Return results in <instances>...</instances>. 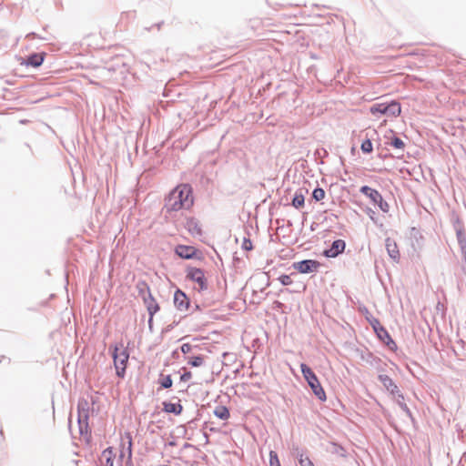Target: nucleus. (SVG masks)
<instances>
[{"label":"nucleus","mask_w":466,"mask_h":466,"mask_svg":"<svg viewBox=\"0 0 466 466\" xmlns=\"http://www.w3.org/2000/svg\"><path fill=\"white\" fill-rule=\"evenodd\" d=\"M193 205V187L188 183H182L174 187L166 197L164 208L170 213L189 209Z\"/></svg>","instance_id":"1"},{"label":"nucleus","mask_w":466,"mask_h":466,"mask_svg":"<svg viewBox=\"0 0 466 466\" xmlns=\"http://www.w3.org/2000/svg\"><path fill=\"white\" fill-rule=\"evenodd\" d=\"M111 355L114 360V366L116 369V375L124 379L126 376V370L129 360V351L127 349H124L123 343L114 344L109 347Z\"/></svg>","instance_id":"2"},{"label":"nucleus","mask_w":466,"mask_h":466,"mask_svg":"<svg viewBox=\"0 0 466 466\" xmlns=\"http://www.w3.org/2000/svg\"><path fill=\"white\" fill-rule=\"evenodd\" d=\"M300 370L303 375V378L307 381L309 387L311 389L314 395L320 401H325L327 400L326 392L312 369L306 363H301Z\"/></svg>","instance_id":"3"},{"label":"nucleus","mask_w":466,"mask_h":466,"mask_svg":"<svg viewBox=\"0 0 466 466\" xmlns=\"http://www.w3.org/2000/svg\"><path fill=\"white\" fill-rule=\"evenodd\" d=\"M371 115L380 117L385 116H398L401 113L400 104L396 100L385 101L375 103L370 107Z\"/></svg>","instance_id":"4"},{"label":"nucleus","mask_w":466,"mask_h":466,"mask_svg":"<svg viewBox=\"0 0 466 466\" xmlns=\"http://www.w3.org/2000/svg\"><path fill=\"white\" fill-rule=\"evenodd\" d=\"M451 225L456 234L462 258L466 261V229L461 218L456 215L451 216Z\"/></svg>","instance_id":"5"},{"label":"nucleus","mask_w":466,"mask_h":466,"mask_svg":"<svg viewBox=\"0 0 466 466\" xmlns=\"http://www.w3.org/2000/svg\"><path fill=\"white\" fill-rule=\"evenodd\" d=\"M360 192L369 198L370 201L377 206L382 212L388 213L390 205L384 200L382 195L375 188L367 185L360 187Z\"/></svg>","instance_id":"6"},{"label":"nucleus","mask_w":466,"mask_h":466,"mask_svg":"<svg viewBox=\"0 0 466 466\" xmlns=\"http://www.w3.org/2000/svg\"><path fill=\"white\" fill-rule=\"evenodd\" d=\"M187 279L193 281L198 285V291L208 289V280L202 268L188 266L186 268Z\"/></svg>","instance_id":"7"},{"label":"nucleus","mask_w":466,"mask_h":466,"mask_svg":"<svg viewBox=\"0 0 466 466\" xmlns=\"http://www.w3.org/2000/svg\"><path fill=\"white\" fill-rule=\"evenodd\" d=\"M175 254L182 259H202L201 252L193 246L178 244L175 247Z\"/></svg>","instance_id":"8"},{"label":"nucleus","mask_w":466,"mask_h":466,"mask_svg":"<svg viewBox=\"0 0 466 466\" xmlns=\"http://www.w3.org/2000/svg\"><path fill=\"white\" fill-rule=\"evenodd\" d=\"M320 266V262L315 259H302L300 261L294 262L292 265L293 268L301 274L317 272Z\"/></svg>","instance_id":"9"},{"label":"nucleus","mask_w":466,"mask_h":466,"mask_svg":"<svg viewBox=\"0 0 466 466\" xmlns=\"http://www.w3.org/2000/svg\"><path fill=\"white\" fill-rule=\"evenodd\" d=\"M377 338L391 351H396L398 350L397 343L391 338L389 331L383 327L380 326L377 329L374 330Z\"/></svg>","instance_id":"10"},{"label":"nucleus","mask_w":466,"mask_h":466,"mask_svg":"<svg viewBox=\"0 0 466 466\" xmlns=\"http://www.w3.org/2000/svg\"><path fill=\"white\" fill-rule=\"evenodd\" d=\"M346 248V242L343 239H336L331 245L323 250L322 255L326 258H336L342 254Z\"/></svg>","instance_id":"11"},{"label":"nucleus","mask_w":466,"mask_h":466,"mask_svg":"<svg viewBox=\"0 0 466 466\" xmlns=\"http://www.w3.org/2000/svg\"><path fill=\"white\" fill-rule=\"evenodd\" d=\"M173 301L177 309L180 311L187 310L190 307L189 298L180 289H177V290L174 292Z\"/></svg>","instance_id":"12"},{"label":"nucleus","mask_w":466,"mask_h":466,"mask_svg":"<svg viewBox=\"0 0 466 466\" xmlns=\"http://www.w3.org/2000/svg\"><path fill=\"white\" fill-rule=\"evenodd\" d=\"M185 228L188 231V233L193 237L200 238L203 236V230L199 221L194 218L189 217L187 218L185 223Z\"/></svg>","instance_id":"13"},{"label":"nucleus","mask_w":466,"mask_h":466,"mask_svg":"<svg viewBox=\"0 0 466 466\" xmlns=\"http://www.w3.org/2000/svg\"><path fill=\"white\" fill-rule=\"evenodd\" d=\"M46 57V53L40 52V53H32L25 56L24 64L26 66H32V67H39Z\"/></svg>","instance_id":"14"},{"label":"nucleus","mask_w":466,"mask_h":466,"mask_svg":"<svg viewBox=\"0 0 466 466\" xmlns=\"http://www.w3.org/2000/svg\"><path fill=\"white\" fill-rule=\"evenodd\" d=\"M385 145L388 147H392L393 148L397 150H404L405 148V143L403 140L399 137L393 130H390V134L385 136Z\"/></svg>","instance_id":"15"},{"label":"nucleus","mask_w":466,"mask_h":466,"mask_svg":"<svg viewBox=\"0 0 466 466\" xmlns=\"http://www.w3.org/2000/svg\"><path fill=\"white\" fill-rule=\"evenodd\" d=\"M88 420L89 412L77 413V424L79 428V433L82 436L91 434Z\"/></svg>","instance_id":"16"},{"label":"nucleus","mask_w":466,"mask_h":466,"mask_svg":"<svg viewBox=\"0 0 466 466\" xmlns=\"http://www.w3.org/2000/svg\"><path fill=\"white\" fill-rule=\"evenodd\" d=\"M379 380L382 383L383 387L391 394V395H397L400 393L399 387L396 385V383L392 380V379L385 374H380L378 376Z\"/></svg>","instance_id":"17"},{"label":"nucleus","mask_w":466,"mask_h":466,"mask_svg":"<svg viewBox=\"0 0 466 466\" xmlns=\"http://www.w3.org/2000/svg\"><path fill=\"white\" fill-rule=\"evenodd\" d=\"M385 247H386V250H387L390 258L394 262H399L400 256V251H399L396 242L393 239H391L390 238H387L385 239Z\"/></svg>","instance_id":"18"},{"label":"nucleus","mask_w":466,"mask_h":466,"mask_svg":"<svg viewBox=\"0 0 466 466\" xmlns=\"http://www.w3.org/2000/svg\"><path fill=\"white\" fill-rule=\"evenodd\" d=\"M305 192H307V190H305L304 188H299L293 198H292V201H291V205L297 208V209H299L300 208H303L304 207V204H305Z\"/></svg>","instance_id":"19"},{"label":"nucleus","mask_w":466,"mask_h":466,"mask_svg":"<svg viewBox=\"0 0 466 466\" xmlns=\"http://www.w3.org/2000/svg\"><path fill=\"white\" fill-rule=\"evenodd\" d=\"M163 410L167 413L180 415L183 411V406L180 404V402L173 403L170 401H164Z\"/></svg>","instance_id":"20"},{"label":"nucleus","mask_w":466,"mask_h":466,"mask_svg":"<svg viewBox=\"0 0 466 466\" xmlns=\"http://www.w3.org/2000/svg\"><path fill=\"white\" fill-rule=\"evenodd\" d=\"M214 415L220 420H226L230 417V412L228 407L223 405H218L215 408L213 411Z\"/></svg>","instance_id":"21"},{"label":"nucleus","mask_w":466,"mask_h":466,"mask_svg":"<svg viewBox=\"0 0 466 466\" xmlns=\"http://www.w3.org/2000/svg\"><path fill=\"white\" fill-rule=\"evenodd\" d=\"M396 396V401H397V404L400 406V408L405 412V414L410 418V419H413L412 418V413L410 410V408L407 406V404L405 403V398H404V395L400 392L398 393Z\"/></svg>","instance_id":"22"},{"label":"nucleus","mask_w":466,"mask_h":466,"mask_svg":"<svg viewBox=\"0 0 466 466\" xmlns=\"http://www.w3.org/2000/svg\"><path fill=\"white\" fill-rule=\"evenodd\" d=\"M362 312H364L365 319L369 322V324L371 326V328L373 329V331L375 329H377L378 328H380V326H382L380 324V321L379 320V319L373 317L372 314L368 310L367 308H364V310Z\"/></svg>","instance_id":"23"},{"label":"nucleus","mask_w":466,"mask_h":466,"mask_svg":"<svg viewBox=\"0 0 466 466\" xmlns=\"http://www.w3.org/2000/svg\"><path fill=\"white\" fill-rule=\"evenodd\" d=\"M137 289L138 296L141 297L142 299L147 297L148 293H151L148 284L144 280H139L137 283Z\"/></svg>","instance_id":"24"},{"label":"nucleus","mask_w":466,"mask_h":466,"mask_svg":"<svg viewBox=\"0 0 466 466\" xmlns=\"http://www.w3.org/2000/svg\"><path fill=\"white\" fill-rule=\"evenodd\" d=\"M187 359V364L191 367L198 368L203 365L205 357L203 355L189 356Z\"/></svg>","instance_id":"25"},{"label":"nucleus","mask_w":466,"mask_h":466,"mask_svg":"<svg viewBox=\"0 0 466 466\" xmlns=\"http://www.w3.org/2000/svg\"><path fill=\"white\" fill-rule=\"evenodd\" d=\"M158 383L160 385V388L162 389H169L173 385V380L171 378V375H163L160 374V378L158 380Z\"/></svg>","instance_id":"26"},{"label":"nucleus","mask_w":466,"mask_h":466,"mask_svg":"<svg viewBox=\"0 0 466 466\" xmlns=\"http://www.w3.org/2000/svg\"><path fill=\"white\" fill-rule=\"evenodd\" d=\"M89 402L84 398L79 399L77 402V413L89 412Z\"/></svg>","instance_id":"27"},{"label":"nucleus","mask_w":466,"mask_h":466,"mask_svg":"<svg viewBox=\"0 0 466 466\" xmlns=\"http://www.w3.org/2000/svg\"><path fill=\"white\" fill-rule=\"evenodd\" d=\"M325 196H326L325 190L320 187H315L311 193V198L315 201L322 200L325 198Z\"/></svg>","instance_id":"28"},{"label":"nucleus","mask_w":466,"mask_h":466,"mask_svg":"<svg viewBox=\"0 0 466 466\" xmlns=\"http://www.w3.org/2000/svg\"><path fill=\"white\" fill-rule=\"evenodd\" d=\"M360 149L364 154H370L373 151V144L370 138H366L360 145Z\"/></svg>","instance_id":"29"},{"label":"nucleus","mask_w":466,"mask_h":466,"mask_svg":"<svg viewBox=\"0 0 466 466\" xmlns=\"http://www.w3.org/2000/svg\"><path fill=\"white\" fill-rule=\"evenodd\" d=\"M356 351H357L358 355L360 356V358L363 361L367 362L368 364L370 362V359H371V357L373 356V353H372V352H370V351L369 350H367V349H366L365 350H361L357 349V350H356Z\"/></svg>","instance_id":"30"},{"label":"nucleus","mask_w":466,"mask_h":466,"mask_svg":"<svg viewBox=\"0 0 466 466\" xmlns=\"http://www.w3.org/2000/svg\"><path fill=\"white\" fill-rule=\"evenodd\" d=\"M298 461L300 466H315L309 457H304L302 453H298Z\"/></svg>","instance_id":"31"},{"label":"nucleus","mask_w":466,"mask_h":466,"mask_svg":"<svg viewBox=\"0 0 466 466\" xmlns=\"http://www.w3.org/2000/svg\"><path fill=\"white\" fill-rule=\"evenodd\" d=\"M269 466H281L278 453L274 451H269Z\"/></svg>","instance_id":"32"},{"label":"nucleus","mask_w":466,"mask_h":466,"mask_svg":"<svg viewBox=\"0 0 466 466\" xmlns=\"http://www.w3.org/2000/svg\"><path fill=\"white\" fill-rule=\"evenodd\" d=\"M160 307L157 302L153 303L152 305H148L147 308V310L148 312V316H151V318H154L155 314L159 311Z\"/></svg>","instance_id":"33"},{"label":"nucleus","mask_w":466,"mask_h":466,"mask_svg":"<svg viewBox=\"0 0 466 466\" xmlns=\"http://www.w3.org/2000/svg\"><path fill=\"white\" fill-rule=\"evenodd\" d=\"M331 445L334 447V450L332 451V452L337 453L341 457L346 456V451L341 445H339L336 442H331Z\"/></svg>","instance_id":"34"},{"label":"nucleus","mask_w":466,"mask_h":466,"mask_svg":"<svg viewBox=\"0 0 466 466\" xmlns=\"http://www.w3.org/2000/svg\"><path fill=\"white\" fill-rule=\"evenodd\" d=\"M381 363H382V360L379 357H377V356H375L373 354V356L370 359V362L369 364L370 366H372V367H375L377 370H381V368H380V364Z\"/></svg>","instance_id":"35"},{"label":"nucleus","mask_w":466,"mask_h":466,"mask_svg":"<svg viewBox=\"0 0 466 466\" xmlns=\"http://www.w3.org/2000/svg\"><path fill=\"white\" fill-rule=\"evenodd\" d=\"M278 279L283 286H289L292 283V279H291L290 276L287 275V274L280 275Z\"/></svg>","instance_id":"36"},{"label":"nucleus","mask_w":466,"mask_h":466,"mask_svg":"<svg viewBox=\"0 0 466 466\" xmlns=\"http://www.w3.org/2000/svg\"><path fill=\"white\" fill-rule=\"evenodd\" d=\"M193 348H198V346H193L190 343H183L180 347V350L183 354H187L193 350Z\"/></svg>","instance_id":"37"},{"label":"nucleus","mask_w":466,"mask_h":466,"mask_svg":"<svg viewBox=\"0 0 466 466\" xmlns=\"http://www.w3.org/2000/svg\"><path fill=\"white\" fill-rule=\"evenodd\" d=\"M102 457L103 458L114 459L115 458V453H114L113 448L112 447H107L106 449H105L102 451Z\"/></svg>","instance_id":"38"},{"label":"nucleus","mask_w":466,"mask_h":466,"mask_svg":"<svg viewBox=\"0 0 466 466\" xmlns=\"http://www.w3.org/2000/svg\"><path fill=\"white\" fill-rule=\"evenodd\" d=\"M314 155L317 157L323 158L329 156V152L324 147H320L316 149Z\"/></svg>","instance_id":"39"},{"label":"nucleus","mask_w":466,"mask_h":466,"mask_svg":"<svg viewBox=\"0 0 466 466\" xmlns=\"http://www.w3.org/2000/svg\"><path fill=\"white\" fill-rule=\"evenodd\" d=\"M241 248L247 251L251 250L253 248L251 240L248 238H244Z\"/></svg>","instance_id":"40"},{"label":"nucleus","mask_w":466,"mask_h":466,"mask_svg":"<svg viewBox=\"0 0 466 466\" xmlns=\"http://www.w3.org/2000/svg\"><path fill=\"white\" fill-rule=\"evenodd\" d=\"M142 299L147 308L148 307V305H152L153 303L157 302V300L153 297L152 293H148V295L147 297L143 298Z\"/></svg>","instance_id":"41"},{"label":"nucleus","mask_w":466,"mask_h":466,"mask_svg":"<svg viewBox=\"0 0 466 466\" xmlns=\"http://www.w3.org/2000/svg\"><path fill=\"white\" fill-rule=\"evenodd\" d=\"M192 377V373L190 370H185L184 372L180 375V380L186 382L189 380Z\"/></svg>","instance_id":"42"},{"label":"nucleus","mask_w":466,"mask_h":466,"mask_svg":"<svg viewBox=\"0 0 466 466\" xmlns=\"http://www.w3.org/2000/svg\"><path fill=\"white\" fill-rule=\"evenodd\" d=\"M127 438H128V447H127V451H128V461H131V458H132V438L130 436L129 433H127Z\"/></svg>","instance_id":"43"},{"label":"nucleus","mask_w":466,"mask_h":466,"mask_svg":"<svg viewBox=\"0 0 466 466\" xmlns=\"http://www.w3.org/2000/svg\"><path fill=\"white\" fill-rule=\"evenodd\" d=\"M177 429L181 430V434H182L183 438H187V440H190V437H187V429L185 425H180L177 427Z\"/></svg>","instance_id":"44"},{"label":"nucleus","mask_w":466,"mask_h":466,"mask_svg":"<svg viewBox=\"0 0 466 466\" xmlns=\"http://www.w3.org/2000/svg\"><path fill=\"white\" fill-rule=\"evenodd\" d=\"M25 38H26V39H28V40H31V39H34V38L45 39L44 37L39 36V35H38L36 33H35V32L28 33V34L25 35Z\"/></svg>","instance_id":"45"},{"label":"nucleus","mask_w":466,"mask_h":466,"mask_svg":"<svg viewBox=\"0 0 466 466\" xmlns=\"http://www.w3.org/2000/svg\"><path fill=\"white\" fill-rule=\"evenodd\" d=\"M365 212L370 217V219L374 220L375 211L372 210L370 208H367Z\"/></svg>","instance_id":"46"},{"label":"nucleus","mask_w":466,"mask_h":466,"mask_svg":"<svg viewBox=\"0 0 466 466\" xmlns=\"http://www.w3.org/2000/svg\"><path fill=\"white\" fill-rule=\"evenodd\" d=\"M147 324H148L149 330L152 332L153 331V318H151V316H148Z\"/></svg>","instance_id":"47"},{"label":"nucleus","mask_w":466,"mask_h":466,"mask_svg":"<svg viewBox=\"0 0 466 466\" xmlns=\"http://www.w3.org/2000/svg\"><path fill=\"white\" fill-rule=\"evenodd\" d=\"M106 460L105 466H114V459L104 458Z\"/></svg>","instance_id":"48"},{"label":"nucleus","mask_w":466,"mask_h":466,"mask_svg":"<svg viewBox=\"0 0 466 466\" xmlns=\"http://www.w3.org/2000/svg\"><path fill=\"white\" fill-rule=\"evenodd\" d=\"M284 307V304L279 300L274 301V308L275 309H282Z\"/></svg>","instance_id":"49"},{"label":"nucleus","mask_w":466,"mask_h":466,"mask_svg":"<svg viewBox=\"0 0 466 466\" xmlns=\"http://www.w3.org/2000/svg\"><path fill=\"white\" fill-rule=\"evenodd\" d=\"M5 360L7 361L8 364L11 362V359L10 358H7V357L2 355L0 357V363H2L3 361H5Z\"/></svg>","instance_id":"50"},{"label":"nucleus","mask_w":466,"mask_h":466,"mask_svg":"<svg viewBox=\"0 0 466 466\" xmlns=\"http://www.w3.org/2000/svg\"><path fill=\"white\" fill-rule=\"evenodd\" d=\"M178 322H174L173 324H170L168 325L167 328H166V331H170L176 325H177Z\"/></svg>","instance_id":"51"},{"label":"nucleus","mask_w":466,"mask_h":466,"mask_svg":"<svg viewBox=\"0 0 466 466\" xmlns=\"http://www.w3.org/2000/svg\"><path fill=\"white\" fill-rule=\"evenodd\" d=\"M171 355H172V357H173L174 359L178 358V356H179L178 350H177H177H174L172 351V354H171Z\"/></svg>","instance_id":"52"},{"label":"nucleus","mask_w":466,"mask_h":466,"mask_svg":"<svg viewBox=\"0 0 466 466\" xmlns=\"http://www.w3.org/2000/svg\"><path fill=\"white\" fill-rule=\"evenodd\" d=\"M190 448H195V446L191 443H188V442H186L184 445H183V449H190Z\"/></svg>","instance_id":"53"},{"label":"nucleus","mask_w":466,"mask_h":466,"mask_svg":"<svg viewBox=\"0 0 466 466\" xmlns=\"http://www.w3.org/2000/svg\"><path fill=\"white\" fill-rule=\"evenodd\" d=\"M167 445L170 446V447H174L177 445V442L175 441H170L167 442Z\"/></svg>","instance_id":"54"},{"label":"nucleus","mask_w":466,"mask_h":466,"mask_svg":"<svg viewBox=\"0 0 466 466\" xmlns=\"http://www.w3.org/2000/svg\"><path fill=\"white\" fill-rule=\"evenodd\" d=\"M194 310H200V306L198 304H195Z\"/></svg>","instance_id":"55"},{"label":"nucleus","mask_w":466,"mask_h":466,"mask_svg":"<svg viewBox=\"0 0 466 466\" xmlns=\"http://www.w3.org/2000/svg\"><path fill=\"white\" fill-rule=\"evenodd\" d=\"M389 155L386 154V155H382V154H379L378 157H380V158H385L387 157Z\"/></svg>","instance_id":"56"},{"label":"nucleus","mask_w":466,"mask_h":466,"mask_svg":"<svg viewBox=\"0 0 466 466\" xmlns=\"http://www.w3.org/2000/svg\"><path fill=\"white\" fill-rule=\"evenodd\" d=\"M197 419H193L191 420L188 421V424L191 425V424H195Z\"/></svg>","instance_id":"57"},{"label":"nucleus","mask_w":466,"mask_h":466,"mask_svg":"<svg viewBox=\"0 0 466 466\" xmlns=\"http://www.w3.org/2000/svg\"><path fill=\"white\" fill-rule=\"evenodd\" d=\"M315 226H316V223H312L311 226H310V229L313 231L315 230Z\"/></svg>","instance_id":"58"},{"label":"nucleus","mask_w":466,"mask_h":466,"mask_svg":"<svg viewBox=\"0 0 466 466\" xmlns=\"http://www.w3.org/2000/svg\"><path fill=\"white\" fill-rule=\"evenodd\" d=\"M123 457H124V452H123V451H121V453H120V458H123Z\"/></svg>","instance_id":"59"},{"label":"nucleus","mask_w":466,"mask_h":466,"mask_svg":"<svg viewBox=\"0 0 466 466\" xmlns=\"http://www.w3.org/2000/svg\"><path fill=\"white\" fill-rule=\"evenodd\" d=\"M25 147H28L29 149H31L30 146L28 144H25Z\"/></svg>","instance_id":"60"}]
</instances>
